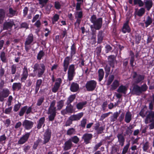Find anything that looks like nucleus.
I'll return each instance as SVG.
<instances>
[{"label":"nucleus","mask_w":154,"mask_h":154,"mask_svg":"<svg viewBox=\"0 0 154 154\" xmlns=\"http://www.w3.org/2000/svg\"><path fill=\"white\" fill-rule=\"evenodd\" d=\"M0 56L2 61L5 62L6 61V57L5 55V53L4 51H3L1 52Z\"/></svg>","instance_id":"3c124183"},{"label":"nucleus","mask_w":154,"mask_h":154,"mask_svg":"<svg viewBox=\"0 0 154 154\" xmlns=\"http://www.w3.org/2000/svg\"><path fill=\"white\" fill-rule=\"evenodd\" d=\"M144 122L146 124H149L148 126L150 130L154 129V111H149L148 112L145 119Z\"/></svg>","instance_id":"7ed1b4c3"},{"label":"nucleus","mask_w":154,"mask_h":154,"mask_svg":"<svg viewBox=\"0 0 154 154\" xmlns=\"http://www.w3.org/2000/svg\"><path fill=\"white\" fill-rule=\"evenodd\" d=\"M62 82V80L60 78H58L56 79V82L54 86L52 88V91L54 93L56 92L59 89Z\"/></svg>","instance_id":"f3484780"},{"label":"nucleus","mask_w":154,"mask_h":154,"mask_svg":"<svg viewBox=\"0 0 154 154\" xmlns=\"http://www.w3.org/2000/svg\"><path fill=\"white\" fill-rule=\"evenodd\" d=\"M84 113L83 112L79 113L77 114H74L69 117L73 121H77L79 120L83 116Z\"/></svg>","instance_id":"412c9836"},{"label":"nucleus","mask_w":154,"mask_h":154,"mask_svg":"<svg viewBox=\"0 0 154 154\" xmlns=\"http://www.w3.org/2000/svg\"><path fill=\"white\" fill-rule=\"evenodd\" d=\"M28 106H24L21 109L19 112V115L20 116H23Z\"/></svg>","instance_id":"49530a36"},{"label":"nucleus","mask_w":154,"mask_h":154,"mask_svg":"<svg viewBox=\"0 0 154 154\" xmlns=\"http://www.w3.org/2000/svg\"><path fill=\"white\" fill-rule=\"evenodd\" d=\"M21 106V104L20 103L15 104L14 107V111L15 112L17 111L20 108Z\"/></svg>","instance_id":"0e129e2a"},{"label":"nucleus","mask_w":154,"mask_h":154,"mask_svg":"<svg viewBox=\"0 0 154 154\" xmlns=\"http://www.w3.org/2000/svg\"><path fill=\"white\" fill-rule=\"evenodd\" d=\"M133 84H137L143 81L144 79L145 76L144 75L137 74L136 72H133Z\"/></svg>","instance_id":"0eeeda50"},{"label":"nucleus","mask_w":154,"mask_h":154,"mask_svg":"<svg viewBox=\"0 0 154 154\" xmlns=\"http://www.w3.org/2000/svg\"><path fill=\"white\" fill-rule=\"evenodd\" d=\"M64 100H61L57 102V108L55 106L56 102L55 100H54L51 102L47 112V114L49 115L48 116L49 121H54L56 115L57 110H60L63 107L64 104Z\"/></svg>","instance_id":"f257e3e1"},{"label":"nucleus","mask_w":154,"mask_h":154,"mask_svg":"<svg viewBox=\"0 0 154 154\" xmlns=\"http://www.w3.org/2000/svg\"><path fill=\"white\" fill-rule=\"evenodd\" d=\"M28 75L27 68L26 66H24L23 69V73L21 75V81L25 80L28 77Z\"/></svg>","instance_id":"5701e85b"},{"label":"nucleus","mask_w":154,"mask_h":154,"mask_svg":"<svg viewBox=\"0 0 154 154\" xmlns=\"http://www.w3.org/2000/svg\"><path fill=\"white\" fill-rule=\"evenodd\" d=\"M13 26H15L14 21L13 20L8 19L5 21L3 24V29L8 30L11 29Z\"/></svg>","instance_id":"9b49d317"},{"label":"nucleus","mask_w":154,"mask_h":154,"mask_svg":"<svg viewBox=\"0 0 154 154\" xmlns=\"http://www.w3.org/2000/svg\"><path fill=\"white\" fill-rule=\"evenodd\" d=\"M149 148V143L148 141H146L143 144V150L146 152Z\"/></svg>","instance_id":"13d9d810"},{"label":"nucleus","mask_w":154,"mask_h":154,"mask_svg":"<svg viewBox=\"0 0 154 154\" xmlns=\"http://www.w3.org/2000/svg\"><path fill=\"white\" fill-rule=\"evenodd\" d=\"M74 111L73 106L71 104H69L66 106L65 109L61 111V114L63 115H64L68 113H72Z\"/></svg>","instance_id":"f8f14e48"},{"label":"nucleus","mask_w":154,"mask_h":154,"mask_svg":"<svg viewBox=\"0 0 154 154\" xmlns=\"http://www.w3.org/2000/svg\"><path fill=\"white\" fill-rule=\"evenodd\" d=\"M102 145V142H100L96 144L93 148V151H96Z\"/></svg>","instance_id":"052dcab7"},{"label":"nucleus","mask_w":154,"mask_h":154,"mask_svg":"<svg viewBox=\"0 0 154 154\" xmlns=\"http://www.w3.org/2000/svg\"><path fill=\"white\" fill-rule=\"evenodd\" d=\"M11 73L12 75L15 73L16 71L17 66L15 64H13L11 66Z\"/></svg>","instance_id":"bf43d9fd"},{"label":"nucleus","mask_w":154,"mask_h":154,"mask_svg":"<svg viewBox=\"0 0 154 154\" xmlns=\"http://www.w3.org/2000/svg\"><path fill=\"white\" fill-rule=\"evenodd\" d=\"M79 85L77 83L73 82L72 83L70 87V90L73 92H76L79 89Z\"/></svg>","instance_id":"a878e982"},{"label":"nucleus","mask_w":154,"mask_h":154,"mask_svg":"<svg viewBox=\"0 0 154 154\" xmlns=\"http://www.w3.org/2000/svg\"><path fill=\"white\" fill-rule=\"evenodd\" d=\"M73 144L69 139L66 141L63 146V149L64 151H67L71 149L72 146Z\"/></svg>","instance_id":"a211bd4d"},{"label":"nucleus","mask_w":154,"mask_h":154,"mask_svg":"<svg viewBox=\"0 0 154 154\" xmlns=\"http://www.w3.org/2000/svg\"><path fill=\"white\" fill-rule=\"evenodd\" d=\"M22 84L20 83H15L13 84L12 88L14 91L17 89L18 90L21 88Z\"/></svg>","instance_id":"c9c22d12"},{"label":"nucleus","mask_w":154,"mask_h":154,"mask_svg":"<svg viewBox=\"0 0 154 154\" xmlns=\"http://www.w3.org/2000/svg\"><path fill=\"white\" fill-rule=\"evenodd\" d=\"M45 121V117H43L40 118L37 122V128L38 129H40L42 127L43 125L44 124Z\"/></svg>","instance_id":"c85d7f7f"},{"label":"nucleus","mask_w":154,"mask_h":154,"mask_svg":"<svg viewBox=\"0 0 154 154\" xmlns=\"http://www.w3.org/2000/svg\"><path fill=\"white\" fill-rule=\"evenodd\" d=\"M134 5L138 4L140 7H142L143 5V3L141 0H134Z\"/></svg>","instance_id":"4d7b16f0"},{"label":"nucleus","mask_w":154,"mask_h":154,"mask_svg":"<svg viewBox=\"0 0 154 154\" xmlns=\"http://www.w3.org/2000/svg\"><path fill=\"white\" fill-rule=\"evenodd\" d=\"M87 103V102L86 101L80 102L76 104V108L79 110L81 109L85 106Z\"/></svg>","instance_id":"72a5a7b5"},{"label":"nucleus","mask_w":154,"mask_h":154,"mask_svg":"<svg viewBox=\"0 0 154 154\" xmlns=\"http://www.w3.org/2000/svg\"><path fill=\"white\" fill-rule=\"evenodd\" d=\"M112 112H109L107 113L103 114L100 117V120H103L105 118L107 117L109 114L112 113Z\"/></svg>","instance_id":"69168bd1"},{"label":"nucleus","mask_w":154,"mask_h":154,"mask_svg":"<svg viewBox=\"0 0 154 154\" xmlns=\"http://www.w3.org/2000/svg\"><path fill=\"white\" fill-rule=\"evenodd\" d=\"M119 82L116 80H115L111 85L110 90H115L119 86Z\"/></svg>","instance_id":"f704fd0d"},{"label":"nucleus","mask_w":154,"mask_h":154,"mask_svg":"<svg viewBox=\"0 0 154 154\" xmlns=\"http://www.w3.org/2000/svg\"><path fill=\"white\" fill-rule=\"evenodd\" d=\"M114 78V76L113 75H110L108 78V79L107 81L106 85H109L111 84Z\"/></svg>","instance_id":"a18cd8bd"},{"label":"nucleus","mask_w":154,"mask_h":154,"mask_svg":"<svg viewBox=\"0 0 154 154\" xmlns=\"http://www.w3.org/2000/svg\"><path fill=\"white\" fill-rule=\"evenodd\" d=\"M76 97L75 94L71 95H70L66 101V104L69 105L71 104L70 103L73 101Z\"/></svg>","instance_id":"e433bc0d"},{"label":"nucleus","mask_w":154,"mask_h":154,"mask_svg":"<svg viewBox=\"0 0 154 154\" xmlns=\"http://www.w3.org/2000/svg\"><path fill=\"white\" fill-rule=\"evenodd\" d=\"M97 84V82L94 80L87 82L85 85L87 90L88 91H94L96 87Z\"/></svg>","instance_id":"6e6552de"},{"label":"nucleus","mask_w":154,"mask_h":154,"mask_svg":"<svg viewBox=\"0 0 154 154\" xmlns=\"http://www.w3.org/2000/svg\"><path fill=\"white\" fill-rule=\"evenodd\" d=\"M148 111H146L144 109H143L140 112L139 115L143 118L146 117Z\"/></svg>","instance_id":"37998d69"},{"label":"nucleus","mask_w":154,"mask_h":154,"mask_svg":"<svg viewBox=\"0 0 154 154\" xmlns=\"http://www.w3.org/2000/svg\"><path fill=\"white\" fill-rule=\"evenodd\" d=\"M132 119V114L129 112L128 111L126 113L125 116V121L127 123L130 122Z\"/></svg>","instance_id":"cd10ccee"},{"label":"nucleus","mask_w":154,"mask_h":154,"mask_svg":"<svg viewBox=\"0 0 154 154\" xmlns=\"http://www.w3.org/2000/svg\"><path fill=\"white\" fill-rule=\"evenodd\" d=\"M87 123V119L85 118H83L80 121V126L84 128H85V125Z\"/></svg>","instance_id":"c03bdc74"},{"label":"nucleus","mask_w":154,"mask_h":154,"mask_svg":"<svg viewBox=\"0 0 154 154\" xmlns=\"http://www.w3.org/2000/svg\"><path fill=\"white\" fill-rule=\"evenodd\" d=\"M12 109V106L6 108L5 110V113L8 114H10L11 112Z\"/></svg>","instance_id":"774afa93"},{"label":"nucleus","mask_w":154,"mask_h":154,"mask_svg":"<svg viewBox=\"0 0 154 154\" xmlns=\"http://www.w3.org/2000/svg\"><path fill=\"white\" fill-rule=\"evenodd\" d=\"M128 89V87L125 85H121L117 90V91L119 93L125 94Z\"/></svg>","instance_id":"b1692460"},{"label":"nucleus","mask_w":154,"mask_h":154,"mask_svg":"<svg viewBox=\"0 0 154 154\" xmlns=\"http://www.w3.org/2000/svg\"><path fill=\"white\" fill-rule=\"evenodd\" d=\"M67 73L68 80L69 81L72 80L75 74V65L74 64H71L69 66Z\"/></svg>","instance_id":"1a4fd4ad"},{"label":"nucleus","mask_w":154,"mask_h":154,"mask_svg":"<svg viewBox=\"0 0 154 154\" xmlns=\"http://www.w3.org/2000/svg\"><path fill=\"white\" fill-rule=\"evenodd\" d=\"M153 22L152 18L149 16H148L146 18L145 21L144 23L145 24V27L146 28L150 25Z\"/></svg>","instance_id":"7c9ffc66"},{"label":"nucleus","mask_w":154,"mask_h":154,"mask_svg":"<svg viewBox=\"0 0 154 154\" xmlns=\"http://www.w3.org/2000/svg\"><path fill=\"white\" fill-rule=\"evenodd\" d=\"M44 55L45 52L43 51H40L38 54L37 56V60H41Z\"/></svg>","instance_id":"8fccbe9b"},{"label":"nucleus","mask_w":154,"mask_h":154,"mask_svg":"<svg viewBox=\"0 0 154 154\" xmlns=\"http://www.w3.org/2000/svg\"><path fill=\"white\" fill-rule=\"evenodd\" d=\"M128 23L129 21L128 20L123 25L122 31L124 33H129L131 31V29L128 25Z\"/></svg>","instance_id":"4be33fe9"},{"label":"nucleus","mask_w":154,"mask_h":154,"mask_svg":"<svg viewBox=\"0 0 154 154\" xmlns=\"http://www.w3.org/2000/svg\"><path fill=\"white\" fill-rule=\"evenodd\" d=\"M32 68L33 72H37V76L38 77H42L46 69L45 66L43 63L39 64L36 63L33 65Z\"/></svg>","instance_id":"20e7f679"},{"label":"nucleus","mask_w":154,"mask_h":154,"mask_svg":"<svg viewBox=\"0 0 154 154\" xmlns=\"http://www.w3.org/2000/svg\"><path fill=\"white\" fill-rule=\"evenodd\" d=\"M71 142L75 144H77L79 141V138L76 136H74L71 137L69 139Z\"/></svg>","instance_id":"58836bf2"},{"label":"nucleus","mask_w":154,"mask_h":154,"mask_svg":"<svg viewBox=\"0 0 154 154\" xmlns=\"http://www.w3.org/2000/svg\"><path fill=\"white\" fill-rule=\"evenodd\" d=\"M145 12L144 8H142L138 11L137 12V15L140 17L142 16L144 14Z\"/></svg>","instance_id":"09e8293b"},{"label":"nucleus","mask_w":154,"mask_h":154,"mask_svg":"<svg viewBox=\"0 0 154 154\" xmlns=\"http://www.w3.org/2000/svg\"><path fill=\"white\" fill-rule=\"evenodd\" d=\"M76 133L75 129L73 128H69L68 129L66 132V134L68 135L71 136L74 134Z\"/></svg>","instance_id":"ea45409f"},{"label":"nucleus","mask_w":154,"mask_h":154,"mask_svg":"<svg viewBox=\"0 0 154 154\" xmlns=\"http://www.w3.org/2000/svg\"><path fill=\"white\" fill-rule=\"evenodd\" d=\"M123 128L126 129L125 134L126 135H129L131 134L132 133V131L131 130L130 127L128 126H123L122 127Z\"/></svg>","instance_id":"de8ad7c7"},{"label":"nucleus","mask_w":154,"mask_h":154,"mask_svg":"<svg viewBox=\"0 0 154 154\" xmlns=\"http://www.w3.org/2000/svg\"><path fill=\"white\" fill-rule=\"evenodd\" d=\"M30 134V132L26 133L20 138L18 141V144L22 145L25 143L29 139Z\"/></svg>","instance_id":"ddd939ff"},{"label":"nucleus","mask_w":154,"mask_h":154,"mask_svg":"<svg viewBox=\"0 0 154 154\" xmlns=\"http://www.w3.org/2000/svg\"><path fill=\"white\" fill-rule=\"evenodd\" d=\"M118 139V141L119 142V145L121 146H123L124 145L125 141V138L123 135V133H119L117 136Z\"/></svg>","instance_id":"aec40b11"},{"label":"nucleus","mask_w":154,"mask_h":154,"mask_svg":"<svg viewBox=\"0 0 154 154\" xmlns=\"http://www.w3.org/2000/svg\"><path fill=\"white\" fill-rule=\"evenodd\" d=\"M133 87L131 91L133 94L140 95L143 92L146 91L148 89V86L145 83L140 86L137 84H133Z\"/></svg>","instance_id":"f03ea898"},{"label":"nucleus","mask_w":154,"mask_h":154,"mask_svg":"<svg viewBox=\"0 0 154 154\" xmlns=\"http://www.w3.org/2000/svg\"><path fill=\"white\" fill-rule=\"evenodd\" d=\"M83 16L82 12V11H78L76 13L75 15V18H81Z\"/></svg>","instance_id":"680f3d73"},{"label":"nucleus","mask_w":154,"mask_h":154,"mask_svg":"<svg viewBox=\"0 0 154 154\" xmlns=\"http://www.w3.org/2000/svg\"><path fill=\"white\" fill-rule=\"evenodd\" d=\"M39 1V4L41 5V8H42L45 6L47 3L48 0H38Z\"/></svg>","instance_id":"603ef678"},{"label":"nucleus","mask_w":154,"mask_h":154,"mask_svg":"<svg viewBox=\"0 0 154 154\" xmlns=\"http://www.w3.org/2000/svg\"><path fill=\"white\" fill-rule=\"evenodd\" d=\"M41 139H38L34 143V145L33 146V148L35 149L37 148V147L39 144V143L41 141Z\"/></svg>","instance_id":"338daca9"},{"label":"nucleus","mask_w":154,"mask_h":154,"mask_svg":"<svg viewBox=\"0 0 154 154\" xmlns=\"http://www.w3.org/2000/svg\"><path fill=\"white\" fill-rule=\"evenodd\" d=\"M44 100V98L43 97H42L39 98L37 101L36 105L37 106H40L42 103L43 102Z\"/></svg>","instance_id":"5fc2aeb1"},{"label":"nucleus","mask_w":154,"mask_h":154,"mask_svg":"<svg viewBox=\"0 0 154 154\" xmlns=\"http://www.w3.org/2000/svg\"><path fill=\"white\" fill-rule=\"evenodd\" d=\"M33 40V35L32 34H29L26 39L25 44L30 45L32 42Z\"/></svg>","instance_id":"473e14b6"},{"label":"nucleus","mask_w":154,"mask_h":154,"mask_svg":"<svg viewBox=\"0 0 154 154\" xmlns=\"http://www.w3.org/2000/svg\"><path fill=\"white\" fill-rule=\"evenodd\" d=\"M16 12V11L14 10L11 8H9V12L8 17H11L14 16Z\"/></svg>","instance_id":"a19ab883"},{"label":"nucleus","mask_w":154,"mask_h":154,"mask_svg":"<svg viewBox=\"0 0 154 154\" xmlns=\"http://www.w3.org/2000/svg\"><path fill=\"white\" fill-rule=\"evenodd\" d=\"M120 114V112H116L114 113L113 115L110 117V121L114 122L116 121L118 117Z\"/></svg>","instance_id":"4c0bfd02"},{"label":"nucleus","mask_w":154,"mask_h":154,"mask_svg":"<svg viewBox=\"0 0 154 154\" xmlns=\"http://www.w3.org/2000/svg\"><path fill=\"white\" fill-rule=\"evenodd\" d=\"M51 136V131L49 129H47L44 135L43 144H45L48 142L50 139Z\"/></svg>","instance_id":"2eb2a0df"},{"label":"nucleus","mask_w":154,"mask_h":154,"mask_svg":"<svg viewBox=\"0 0 154 154\" xmlns=\"http://www.w3.org/2000/svg\"><path fill=\"white\" fill-rule=\"evenodd\" d=\"M104 35L102 31L100 30L98 32L97 35V43H101L103 39Z\"/></svg>","instance_id":"c756f323"},{"label":"nucleus","mask_w":154,"mask_h":154,"mask_svg":"<svg viewBox=\"0 0 154 154\" xmlns=\"http://www.w3.org/2000/svg\"><path fill=\"white\" fill-rule=\"evenodd\" d=\"M98 81L100 82L103 79L104 75V72L102 69H99L98 71Z\"/></svg>","instance_id":"2f4dec72"},{"label":"nucleus","mask_w":154,"mask_h":154,"mask_svg":"<svg viewBox=\"0 0 154 154\" xmlns=\"http://www.w3.org/2000/svg\"><path fill=\"white\" fill-rule=\"evenodd\" d=\"M145 6L147 11H149L152 7L153 2L152 0H147L144 2Z\"/></svg>","instance_id":"bb28decb"},{"label":"nucleus","mask_w":154,"mask_h":154,"mask_svg":"<svg viewBox=\"0 0 154 154\" xmlns=\"http://www.w3.org/2000/svg\"><path fill=\"white\" fill-rule=\"evenodd\" d=\"M19 28H25L27 29L29 28V24L26 22L22 23L20 25Z\"/></svg>","instance_id":"864d4df0"},{"label":"nucleus","mask_w":154,"mask_h":154,"mask_svg":"<svg viewBox=\"0 0 154 154\" xmlns=\"http://www.w3.org/2000/svg\"><path fill=\"white\" fill-rule=\"evenodd\" d=\"M71 57L70 58L69 57H66L65 58L63 63V70L65 73L66 72L68 68L70 59L72 58L73 55L75 54V48L74 44L71 46Z\"/></svg>","instance_id":"39448f33"},{"label":"nucleus","mask_w":154,"mask_h":154,"mask_svg":"<svg viewBox=\"0 0 154 154\" xmlns=\"http://www.w3.org/2000/svg\"><path fill=\"white\" fill-rule=\"evenodd\" d=\"M141 38V36L138 34H136L135 35V42L136 43L138 44L140 42Z\"/></svg>","instance_id":"6e6d98bb"},{"label":"nucleus","mask_w":154,"mask_h":154,"mask_svg":"<svg viewBox=\"0 0 154 154\" xmlns=\"http://www.w3.org/2000/svg\"><path fill=\"white\" fill-rule=\"evenodd\" d=\"M34 122L27 120H24L22 123V125L26 130L31 129L33 126Z\"/></svg>","instance_id":"4468645a"},{"label":"nucleus","mask_w":154,"mask_h":154,"mask_svg":"<svg viewBox=\"0 0 154 154\" xmlns=\"http://www.w3.org/2000/svg\"><path fill=\"white\" fill-rule=\"evenodd\" d=\"M130 144V143L128 142V143L124 146L122 149V154H125L127 152Z\"/></svg>","instance_id":"79ce46f5"},{"label":"nucleus","mask_w":154,"mask_h":154,"mask_svg":"<svg viewBox=\"0 0 154 154\" xmlns=\"http://www.w3.org/2000/svg\"><path fill=\"white\" fill-rule=\"evenodd\" d=\"M116 56L114 55H111L108 56V62L109 65L112 67L114 66V64L116 62Z\"/></svg>","instance_id":"6ab92c4d"},{"label":"nucleus","mask_w":154,"mask_h":154,"mask_svg":"<svg viewBox=\"0 0 154 154\" xmlns=\"http://www.w3.org/2000/svg\"><path fill=\"white\" fill-rule=\"evenodd\" d=\"M90 21L93 23L94 28L95 29L99 30L101 27L103 22L102 18L97 19L96 15L94 14L91 16Z\"/></svg>","instance_id":"423d86ee"},{"label":"nucleus","mask_w":154,"mask_h":154,"mask_svg":"<svg viewBox=\"0 0 154 154\" xmlns=\"http://www.w3.org/2000/svg\"><path fill=\"white\" fill-rule=\"evenodd\" d=\"M59 19V16L57 14H55L53 18H52V23L54 24L55 22L57 21Z\"/></svg>","instance_id":"e2e57ef3"},{"label":"nucleus","mask_w":154,"mask_h":154,"mask_svg":"<svg viewBox=\"0 0 154 154\" xmlns=\"http://www.w3.org/2000/svg\"><path fill=\"white\" fill-rule=\"evenodd\" d=\"M9 90L4 88L0 91V101L3 102L5 98L8 97L10 94Z\"/></svg>","instance_id":"9d476101"},{"label":"nucleus","mask_w":154,"mask_h":154,"mask_svg":"<svg viewBox=\"0 0 154 154\" xmlns=\"http://www.w3.org/2000/svg\"><path fill=\"white\" fill-rule=\"evenodd\" d=\"M5 10L2 8H0V24L2 23L5 17Z\"/></svg>","instance_id":"393cba45"},{"label":"nucleus","mask_w":154,"mask_h":154,"mask_svg":"<svg viewBox=\"0 0 154 154\" xmlns=\"http://www.w3.org/2000/svg\"><path fill=\"white\" fill-rule=\"evenodd\" d=\"M93 137V135L91 134L85 133L83 135L82 137L84 142L86 144L89 143L91 142V140Z\"/></svg>","instance_id":"dca6fc26"}]
</instances>
